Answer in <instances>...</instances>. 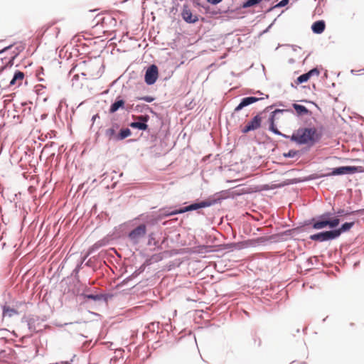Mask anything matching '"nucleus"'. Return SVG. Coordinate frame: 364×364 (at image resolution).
Masks as SVG:
<instances>
[{"label": "nucleus", "mask_w": 364, "mask_h": 364, "mask_svg": "<svg viewBox=\"0 0 364 364\" xmlns=\"http://www.w3.org/2000/svg\"><path fill=\"white\" fill-rule=\"evenodd\" d=\"M157 213L159 215V218H161V220L172 215L182 214L181 207H178L176 205L163 207L157 211Z\"/></svg>", "instance_id": "dca6fc26"}, {"label": "nucleus", "mask_w": 364, "mask_h": 364, "mask_svg": "<svg viewBox=\"0 0 364 364\" xmlns=\"http://www.w3.org/2000/svg\"><path fill=\"white\" fill-rule=\"evenodd\" d=\"M124 225V224H121L118 226L114 227L113 230L110 232L116 240H119V238L124 236V231L122 229Z\"/></svg>", "instance_id": "473e14b6"}, {"label": "nucleus", "mask_w": 364, "mask_h": 364, "mask_svg": "<svg viewBox=\"0 0 364 364\" xmlns=\"http://www.w3.org/2000/svg\"><path fill=\"white\" fill-rule=\"evenodd\" d=\"M300 183H301V177L300 178H294L287 179L282 183L274 185V188H282L285 186L298 184Z\"/></svg>", "instance_id": "2f4dec72"}, {"label": "nucleus", "mask_w": 364, "mask_h": 364, "mask_svg": "<svg viewBox=\"0 0 364 364\" xmlns=\"http://www.w3.org/2000/svg\"><path fill=\"white\" fill-rule=\"evenodd\" d=\"M236 196H240V193L231 190H224L210 196L205 200L196 199L191 202L188 205L181 207V213L196 210L200 214V212L199 210L220 203L225 199L230 198H235Z\"/></svg>", "instance_id": "f03ea898"}, {"label": "nucleus", "mask_w": 364, "mask_h": 364, "mask_svg": "<svg viewBox=\"0 0 364 364\" xmlns=\"http://www.w3.org/2000/svg\"><path fill=\"white\" fill-rule=\"evenodd\" d=\"M95 257V256L90 257L87 261H86L85 265L88 267H94L93 258Z\"/></svg>", "instance_id": "5fc2aeb1"}, {"label": "nucleus", "mask_w": 364, "mask_h": 364, "mask_svg": "<svg viewBox=\"0 0 364 364\" xmlns=\"http://www.w3.org/2000/svg\"><path fill=\"white\" fill-rule=\"evenodd\" d=\"M336 215H338V217L342 216H348V215H362L364 214V209H358L356 210H348L345 209H338L335 213Z\"/></svg>", "instance_id": "a878e982"}, {"label": "nucleus", "mask_w": 364, "mask_h": 364, "mask_svg": "<svg viewBox=\"0 0 364 364\" xmlns=\"http://www.w3.org/2000/svg\"><path fill=\"white\" fill-rule=\"evenodd\" d=\"M149 109V105L146 104H138L134 107V111L136 112H146Z\"/></svg>", "instance_id": "ea45409f"}, {"label": "nucleus", "mask_w": 364, "mask_h": 364, "mask_svg": "<svg viewBox=\"0 0 364 364\" xmlns=\"http://www.w3.org/2000/svg\"><path fill=\"white\" fill-rule=\"evenodd\" d=\"M23 77H24L23 73L18 70H16L14 72V75L9 82V84L8 85H4V81H1L0 82V87H3L2 89H6V87H11V86L16 85V83L18 80H22L23 79Z\"/></svg>", "instance_id": "4be33fe9"}, {"label": "nucleus", "mask_w": 364, "mask_h": 364, "mask_svg": "<svg viewBox=\"0 0 364 364\" xmlns=\"http://www.w3.org/2000/svg\"><path fill=\"white\" fill-rule=\"evenodd\" d=\"M181 17L183 20L189 24H193L198 21L199 18L197 15H193L192 11L188 7L187 4H184L183 5V9L181 11Z\"/></svg>", "instance_id": "a211bd4d"}, {"label": "nucleus", "mask_w": 364, "mask_h": 364, "mask_svg": "<svg viewBox=\"0 0 364 364\" xmlns=\"http://www.w3.org/2000/svg\"><path fill=\"white\" fill-rule=\"evenodd\" d=\"M100 116L98 114H95L92 117V121L94 122L97 119H99Z\"/></svg>", "instance_id": "338daca9"}, {"label": "nucleus", "mask_w": 364, "mask_h": 364, "mask_svg": "<svg viewBox=\"0 0 364 364\" xmlns=\"http://www.w3.org/2000/svg\"><path fill=\"white\" fill-rule=\"evenodd\" d=\"M309 80L307 74L305 73L301 75H299L294 81L296 85H301L302 83L306 82Z\"/></svg>", "instance_id": "58836bf2"}, {"label": "nucleus", "mask_w": 364, "mask_h": 364, "mask_svg": "<svg viewBox=\"0 0 364 364\" xmlns=\"http://www.w3.org/2000/svg\"><path fill=\"white\" fill-rule=\"evenodd\" d=\"M107 13H108V11H104L101 14H98L95 16V19H97L96 25L101 24L102 26H103V27L105 26H116V24H117V19L114 17L111 16L100 17L101 15L105 14H107Z\"/></svg>", "instance_id": "aec40b11"}, {"label": "nucleus", "mask_w": 364, "mask_h": 364, "mask_svg": "<svg viewBox=\"0 0 364 364\" xmlns=\"http://www.w3.org/2000/svg\"><path fill=\"white\" fill-rule=\"evenodd\" d=\"M149 119L150 117L147 114H141L137 117L136 121L130 122L129 125L132 129L145 132L149 130L148 122Z\"/></svg>", "instance_id": "ddd939ff"}, {"label": "nucleus", "mask_w": 364, "mask_h": 364, "mask_svg": "<svg viewBox=\"0 0 364 364\" xmlns=\"http://www.w3.org/2000/svg\"><path fill=\"white\" fill-rule=\"evenodd\" d=\"M149 264L147 263V261H146L145 262H144L138 269H136L132 274V277H134V278H136L140 274L143 273L146 269V267Z\"/></svg>", "instance_id": "4c0bfd02"}, {"label": "nucleus", "mask_w": 364, "mask_h": 364, "mask_svg": "<svg viewBox=\"0 0 364 364\" xmlns=\"http://www.w3.org/2000/svg\"><path fill=\"white\" fill-rule=\"evenodd\" d=\"M323 133L315 127H302L294 130L289 136V140L298 146H305L299 150H296V159L304 154L309 151L316 144L322 139Z\"/></svg>", "instance_id": "f257e3e1"}, {"label": "nucleus", "mask_w": 364, "mask_h": 364, "mask_svg": "<svg viewBox=\"0 0 364 364\" xmlns=\"http://www.w3.org/2000/svg\"><path fill=\"white\" fill-rule=\"evenodd\" d=\"M105 238L107 240L109 245L114 244V242L117 240L111 232H109L106 236H105Z\"/></svg>", "instance_id": "09e8293b"}, {"label": "nucleus", "mask_w": 364, "mask_h": 364, "mask_svg": "<svg viewBox=\"0 0 364 364\" xmlns=\"http://www.w3.org/2000/svg\"><path fill=\"white\" fill-rule=\"evenodd\" d=\"M132 132L128 127L120 128V124L113 117L111 119V126L105 132V136L109 141L118 142L132 135Z\"/></svg>", "instance_id": "20e7f679"}, {"label": "nucleus", "mask_w": 364, "mask_h": 364, "mask_svg": "<svg viewBox=\"0 0 364 364\" xmlns=\"http://www.w3.org/2000/svg\"><path fill=\"white\" fill-rule=\"evenodd\" d=\"M334 214H336V213L328 211V228H329V230L337 229L339 227L338 225L341 223V219H340L341 217H338V215L333 216Z\"/></svg>", "instance_id": "b1692460"}, {"label": "nucleus", "mask_w": 364, "mask_h": 364, "mask_svg": "<svg viewBox=\"0 0 364 364\" xmlns=\"http://www.w3.org/2000/svg\"><path fill=\"white\" fill-rule=\"evenodd\" d=\"M44 74V69L43 67H39L37 70V72H36V76L37 77H40V75H43Z\"/></svg>", "instance_id": "680f3d73"}, {"label": "nucleus", "mask_w": 364, "mask_h": 364, "mask_svg": "<svg viewBox=\"0 0 364 364\" xmlns=\"http://www.w3.org/2000/svg\"><path fill=\"white\" fill-rule=\"evenodd\" d=\"M195 7H203V5L198 0H191Z\"/></svg>", "instance_id": "13d9d810"}, {"label": "nucleus", "mask_w": 364, "mask_h": 364, "mask_svg": "<svg viewBox=\"0 0 364 364\" xmlns=\"http://www.w3.org/2000/svg\"><path fill=\"white\" fill-rule=\"evenodd\" d=\"M19 53L18 47L15 48L10 56H5L4 58H1V65L0 66V73H1L5 69L9 68H11L14 63V60L18 56Z\"/></svg>", "instance_id": "f3484780"}, {"label": "nucleus", "mask_w": 364, "mask_h": 364, "mask_svg": "<svg viewBox=\"0 0 364 364\" xmlns=\"http://www.w3.org/2000/svg\"><path fill=\"white\" fill-rule=\"evenodd\" d=\"M82 269L80 264H77L75 269L72 271L70 276L73 277L77 282L80 281L79 272Z\"/></svg>", "instance_id": "a19ab883"}, {"label": "nucleus", "mask_w": 364, "mask_h": 364, "mask_svg": "<svg viewBox=\"0 0 364 364\" xmlns=\"http://www.w3.org/2000/svg\"><path fill=\"white\" fill-rule=\"evenodd\" d=\"M282 156L286 159H292L295 157L296 158L297 152L295 149H290L288 152L283 153Z\"/></svg>", "instance_id": "79ce46f5"}, {"label": "nucleus", "mask_w": 364, "mask_h": 364, "mask_svg": "<svg viewBox=\"0 0 364 364\" xmlns=\"http://www.w3.org/2000/svg\"><path fill=\"white\" fill-rule=\"evenodd\" d=\"M55 24V22H52L48 25H45L43 26L41 28V31H39V35L41 34V36H43L48 31V29L53 26V25Z\"/></svg>", "instance_id": "a18cd8bd"}, {"label": "nucleus", "mask_w": 364, "mask_h": 364, "mask_svg": "<svg viewBox=\"0 0 364 364\" xmlns=\"http://www.w3.org/2000/svg\"><path fill=\"white\" fill-rule=\"evenodd\" d=\"M275 105H276V106L283 107H285L287 106L286 102H282V101H278V102H275Z\"/></svg>", "instance_id": "e2e57ef3"}, {"label": "nucleus", "mask_w": 364, "mask_h": 364, "mask_svg": "<svg viewBox=\"0 0 364 364\" xmlns=\"http://www.w3.org/2000/svg\"><path fill=\"white\" fill-rule=\"evenodd\" d=\"M294 237V234L292 232V229H289L276 234H273L270 235L269 237H258L257 242L259 243H264L268 240H274L277 242L281 241H287L289 239H291Z\"/></svg>", "instance_id": "9b49d317"}, {"label": "nucleus", "mask_w": 364, "mask_h": 364, "mask_svg": "<svg viewBox=\"0 0 364 364\" xmlns=\"http://www.w3.org/2000/svg\"><path fill=\"white\" fill-rule=\"evenodd\" d=\"M245 247L243 242H229L221 245L223 250L233 251L234 250H242Z\"/></svg>", "instance_id": "bb28decb"}, {"label": "nucleus", "mask_w": 364, "mask_h": 364, "mask_svg": "<svg viewBox=\"0 0 364 364\" xmlns=\"http://www.w3.org/2000/svg\"><path fill=\"white\" fill-rule=\"evenodd\" d=\"M354 225V221L344 222L336 230H325L316 232L311 235L309 239L317 242L335 240L339 238L343 233L350 231Z\"/></svg>", "instance_id": "7ed1b4c3"}, {"label": "nucleus", "mask_w": 364, "mask_h": 364, "mask_svg": "<svg viewBox=\"0 0 364 364\" xmlns=\"http://www.w3.org/2000/svg\"><path fill=\"white\" fill-rule=\"evenodd\" d=\"M289 0H281L279 2H277L276 4L269 7L267 9V11H265V13H269V12L272 11L274 9H277V8L284 7L289 4Z\"/></svg>", "instance_id": "c9c22d12"}, {"label": "nucleus", "mask_w": 364, "mask_h": 364, "mask_svg": "<svg viewBox=\"0 0 364 364\" xmlns=\"http://www.w3.org/2000/svg\"><path fill=\"white\" fill-rule=\"evenodd\" d=\"M114 296L112 294L110 293H97V290L94 292L90 293L89 294H82L81 295V304H85L88 302V301L91 300L93 301H103L107 303L109 299H112Z\"/></svg>", "instance_id": "1a4fd4ad"}, {"label": "nucleus", "mask_w": 364, "mask_h": 364, "mask_svg": "<svg viewBox=\"0 0 364 364\" xmlns=\"http://www.w3.org/2000/svg\"><path fill=\"white\" fill-rule=\"evenodd\" d=\"M309 77V79L314 76V75H319L320 70L318 68V67H314L312 69L309 70L308 72L306 73Z\"/></svg>", "instance_id": "c03bdc74"}, {"label": "nucleus", "mask_w": 364, "mask_h": 364, "mask_svg": "<svg viewBox=\"0 0 364 364\" xmlns=\"http://www.w3.org/2000/svg\"><path fill=\"white\" fill-rule=\"evenodd\" d=\"M274 188H275L274 185L272 187H270L269 185H268V184H263V185H261L260 186H258L257 188V191H269V190L274 189Z\"/></svg>", "instance_id": "de8ad7c7"}, {"label": "nucleus", "mask_w": 364, "mask_h": 364, "mask_svg": "<svg viewBox=\"0 0 364 364\" xmlns=\"http://www.w3.org/2000/svg\"><path fill=\"white\" fill-rule=\"evenodd\" d=\"M14 95V93H12L11 95H6L3 97L5 98L4 100V105H8L13 100V96Z\"/></svg>", "instance_id": "8fccbe9b"}, {"label": "nucleus", "mask_w": 364, "mask_h": 364, "mask_svg": "<svg viewBox=\"0 0 364 364\" xmlns=\"http://www.w3.org/2000/svg\"><path fill=\"white\" fill-rule=\"evenodd\" d=\"M308 223L306 225H309L311 228L313 230H323L328 228V211L324 212L323 213L314 216L309 219H307Z\"/></svg>", "instance_id": "6e6552de"}, {"label": "nucleus", "mask_w": 364, "mask_h": 364, "mask_svg": "<svg viewBox=\"0 0 364 364\" xmlns=\"http://www.w3.org/2000/svg\"><path fill=\"white\" fill-rule=\"evenodd\" d=\"M308 223L307 220H305L302 222L299 223L298 226L296 228H291L294 235H298L301 232H302L304 230V228H306V231H308L309 230V225H306L305 223Z\"/></svg>", "instance_id": "c85d7f7f"}, {"label": "nucleus", "mask_w": 364, "mask_h": 364, "mask_svg": "<svg viewBox=\"0 0 364 364\" xmlns=\"http://www.w3.org/2000/svg\"><path fill=\"white\" fill-rule=\"evenodd\" d=\"M275 21H276V18L264 30H263L262 31L260 32L259 36H262V35L269 32V29L272 28V26L274 23Z\"/></svg>", "instance_id": "6e6d98bb"}, {"label": "nucleus", "mask_w": 364, "mask_h": 364, "mask_svg": "<svg viewBox=\"0 0 364 364\" xmlns=\"http://www.w3.org/2000/svg\"><path fill=\"white\" fill-rule=\"evenodd\" d=\"M213 246L211 245H200L196 247V250L195 252L198 254L215 252L216 250H213Z\"/></svg>", "instance_id": "c756f323"}, {"label": "nucleus", "mask_w": 364, "mask_h": 364, "mask_svg": "<svg viewBox=\"0 0 364 364\" xmlns=\"http://www.w3.org/2000/svg\"><path fill=\"white\" fill-rule=\"evenodd\" d=\"M127 96L125 95H119L116 97L114 102H112L109 108V114H114L119 109H123L125 108V102Z\"/></svg>", "instance_id": "2eb2a0df"}, {"label": "nucleus", "mask_w": 364, "mask_h": 364, "mask_svg": "<svg viewBox=\"0 0 364 364\" xmlns=\"http://www.w3.org/2000/svg\"><path fill=\"white\" fill-rule=\"evenodd\" d=\"M136 220H142L141 224H146V228H147L148 226H153L156 225L159 222H160L161 220L159 218V215L156 213H153L151 215H140L137 218L134 219Z\"/></svg>", "instance_id": "6ab92c4d"}, {"label": "nucleus", "mask_w": 364, "mask_h": 364, "mask_svg": "<svg viewBox=\"0 0 364 364\" xmlns=\"http://www.w3.org/2000/svg\"><path fill=\"white\" fill-rule=\"evenodd\" d=\"M148 241L146 245L148 246H154L155 248L160 250L161 249V245L159 241L156 239V233L154 231L147 233Z\"/></svg>", "instance_id": "393cba45"}, {"label": "nucleus", "mask_w": 364, "mask_h": 364, "mask_svg": "<svg viewBox=\"0 0 364 364\" xmlns=\"http://www.w3.org/2000/svg\"><path fill=\"white\" fill-rule=\"evenodd\" d=\"M292 110L294 111L293 114H295L296 117H301L303 116H311L312 112L309 110L304 105L297 104V103H293L291 105Z\"/></svg>", "instance_id": "412c9836"}, {"label": "nucleus", "mask_w": 364, "mask_h": 364, "mask_svg": "<svg viewBox=\"0 0 364 364\" xmlns=\"http://www.w3.org/2000/svg\"><path fill=\"white\" fill-rule=\"evenodd\" d=\"M98 249H100V247H98L97 243L95 242L94 245H92V246H90L88 248L87 252H88V255H91V254L94 253Z\"/></svg>", "instance_id": "3c124183"}, {"label": "nucleus", "mask_w": 364, "mask_h": 364, "mask_svg": "<svg viewBox=\"0 0 364 364\" xmlns=\"http://www.w3.org/2000/svg\"><path fill=\"white\" fill-rule=\"evenodd\" d=\"M134 100H142L146 102H152L155 100V97L151 95H146L142 97H135Z\"/></svg>", "instance_id": "37998d69"}, {"label": "nucleus", "mask_w": 364, "mask_h": 364, "mask_svg": "<svg viewBox=\"0 0 364 364\" xmlns=\"http://www.w3.org/2000/svg\"><path fill=\"white\" fill-rule=\"evenodd\" d=\"M331 170V172L326 173V177L364 173V167L360 166H341L332 168Z\"/></svg>", "instance_id": "0eeeda50"}, {"label": "nucleus", "mask_w": 364, "mask_h": 364, "mask_svg": "<svg viewBox=\"0 0 364 364\" xmlns=\"http://www.w3.org/2000/svg\"><path fill=\"white\" fill-rule=\"evenodd\" d=\"M146 112H149L151 113L153 115L159 118V114L156 112L151 107L149 106V109L146 110Z\"/></svg>", "instance_id": "052dcab7"}, {"label": "nucleus", "mask_w": 364, "mask_h": 364, "mask_svg": "<svg viewBox=\"0 0 364 364\" xmlns=\"http://www.w3.org/2000/svg\"><path fill=\"white\" fill-rule=\"evenodd\" d=\"M264 111L259 112L255 115L241 129V132L244 134L250 132L255 131L261 128L262 124V114Z\"/></svg>", "instance_id": "9d476101"}, {"label": "nucleus", "mask_w": 364, "mask_h": 364, "mask_svg": "<svg viewBox=\"0 0 364 364\" xmlns=\"http://www.w3.org/2000/svg\"><path fill=\"white\" fill-rule=\"evenodd\" d=\"M294 113V111L291 108H287V109H279L276 108L273 111H272L269 115L267 122L269 124V128L268 130L273 134L280 136L284 139H289L290 135H287L286 134L282 133L280 132L277 126L276 121L278 119V118H276V114H284V113Z\"/></svg>", "instance_id": "39448f33"}, {"label": "nucleus", "mask_w": 364, "mask_h": 364, "mask_svg": "<svg viewBox=\"0 0 364 364\" xmlns=\"http://www.w3.org/2000/svg\"><path fill=\"white\" fill-rule=\"evenodd\" d=\"M276 107V105L275 103H274L273 105H269V106H267L263 111H264V113H265L266 112H269L270 109H272L273 107Z\"/></svg>", "instance_id": "0e129e2a"}, {"label": "nucleus", "mask_w": 364, "mask_h": 364, "mask_svg": "<svg viewBox=\"0 0 364 364\" xmlns=\"http://www.w3.org/2000/svg\"><path fill=\"white\" fill-rule=\"evenodd\" d=\"M134 277L132 274L124 279L120 283L117 284V287H123L127 285L131 280L134 279Z\"/></svg>", "instance_id": "49530a36"}, {"label": "nucleus", "mask_w": 364, "mask_h": 364, "mask_svg": "<svg viewBox=\"0 0 364 364\" xmlns=\"http://www.w3.org/2000/svg\"><path fill=\"white\" fill-rule=\"evenodd\" d=\"M124 110H125L128 113L132 112V111H134V104H129V103L125 102V108H124Z\"/></svg>", "instance_id": "864d4df0"}, {"label": "nucleus", "mask_w": 364, "mask_h": 364, "mask_svg": "<svg viewBox=\"0 0 364 364\" xmlns=\"http://www.w3.org/2000/svg\"><path fill=\"white\" fill-rule=\"evenodd\" d=\"M2 309H3V316H8L9 317H11L14 314H18V311L16 309L11 308L7 305L3 306Z\"/></svg>", "instance_id": "f704fd0d"}, {"label": "nucleus", "mask_w": 364, "mask_h": 364, "mask_svg": "<svg viewBox=\"0 0 364 364\" xmlns=\"http://www.w3.org/2000/svg\"><path fill=\"white\" fill-rule=\"evenodd\" d=\"M144 82L147 85H153L157 81L159 73L156 64H151L144 68Z\"/></svg>", "instance_id": "f8f14e48"}, {"label": "nucleus", "mask_w": 364, "mask_h": 364, "mask_svg": "<svg viewBox=\"0 0 364 364\" xmlns=\"http://www.w3.org/2000/svg\"><path fill=\"white\" fill-rule=\"evenodd\" d=\"M147 232L146 224L140 223L127 233V240L132 245L136 246L146 237Z\"/></svg>", "instance_id": "423d86ee"}, {"label": "nucleus", "mask_w": 364, "mask_h": 364, "mask_svg": "<svg viewBox=\"0 0 364 364\" xmlns=\"http://www.w3.org/2000/svg\"><path fill=\"white\" fill-rule=\"evenodd\" d=\"M95 290H97L96 287L92 288L90 287L85 285L82 288H78L76 290V296L79 299V300L81 301V295L82 294H89L90 293L94 292Z\"/></svg>", "instance_id": "cd10ccee"}, {"label": "nucleus", "mask_w": 364, "mask_h": 364, "mask_svg": "<svg viewBox=\"0 0 364 364\" xmlns=\"http://www.w3.org/2000/svg\"><path fill=\"white\" fill-rule=\"evenodd\" d=\"M262 0H245L242 3V8H249L258 5Z\"/></svg>", "instance_id": "e433bc0d"}, {"label": "nucleus", "mask_w": 364, "mask_h": 364, "mask_svg": "<svg viewBox=\"0 0 364 364\" xmlns=\"http://www.w3.org/2000/svg\"><path fill=\"white\" fill-rule=\"evenodd\" d=\"M311 28L314 34H321L326 29V22L324 20H317L312 23Z\"/></svg>", "instance_id": "5701e85b"}, {"label": "nucleus", "mask_w": 364, "mask_h": 364, "mask_svg": "<svg viewBox=\"0 0 364 364\" xmlns=\"http://www.w3.org/2000/svg\"><path fill=\"white\" fill-rule=\"evenodd\" d=\"M326 173H321V174L312 173L307 176L301 177V182L304 183V182H307V181H313V180H316V179H318V178H325V177H326Z\"/></svg>", "instance_id": "7c9ffc66"}, {"label": "nucleus", "mask_w": 364, "mask_h": 364, "mask_svg": "<svg viewBox=\"0 0 364 364\" xmlns=\"http://www.w3.org/2000/svg\"><path fill=\"white\" fill-rule=\"evenodd\" d=\"M208 3L210 4L211 5H217L222 2L223 0H206Z\"/></svg>", "instance_id": "bf43d9fd"}, {"label": "nucleus", "mask_w": 364, "mask_h": 364, "mask_svg": "<svg viewBox=\"0 0 364 364\" xmlns=\"http://www.w3.org/2000/svg\"><path fill=\"white\" fill-rule=\"evenodd\" d=\"M38 316H31L26 319L28 328L31 332L36 331V322L38 321Z\"/></svg>", "instance_id": "72a5a7b5"}, {"label": "nucleus", "mask_w": 364, "mask_h": 364, "mask_svg": "<svg viewBox=\"0 0 364 364\" xmlns=\"http://www.w3.org/2000/svg\"><path fill=\"white\" fill-rule=\"evenodd\" d=\"M265 98L266 99L269 98V95H266ZM264 99V97H255V96L245 97L241 99L240 103L235 107L234 113L239 112L243 108H245L252 104H254L255 102L261 101Z\"/></svg>", "instance_id": "4468645a"}, {"label": "nucleus", "mask_w": 364, "mask_h": 364, "mask_svg": "<svg viewBox=\"0 0 364 364\" xmlns=\"http://www.w3.org/2000/svg\"><path fill=\"white\" fill-rule=\"evenodd\" d=\"M54 29L55 30V32H56L55 38H57V37H58V34L60 33V28H58V27H55Z\"/></svg>", "instance_id": "774afa93"}, {"label": "nucleus", "mask_w": 364, "mask_h": 364, "mask_svg": "<svg viewBox=\"0 0 364 364\" xmlns=\"http://www.w3.org/2000/svg\"><path fill=\"white\" fill-rule=\"evenodd\" d=\"M90 255H88V252H87L84 256L81 257L80 259H82V262H85V260L87 259V258L90 256Z\"/></svg>", "instance_id": "69168bd1"}, {"label": "nucleus", "mask_w": 364, "mask_h": 364, "mask_svg": "<svg viewBox=\"0 0 364 364\" xmlns=\"http://www.w3.org/2000/svg\"><path fill=\"white\" fill-rule=\"evenodd\" d=\"M96 242L97 243L98 247H100V248L107 246V245H109L107 240L105 238V237L103 238H102L101 240L97 241Z\"/></svg>", "instance_id": "603ef678"}, {"label": "nucleus", "mask_w": 364, "mask_h": 364, "mask_svg": "<svg viewBox=\"0 0 364 364\" xmlns=\"http://www.w3.org/2000/svg\"><path fill=\"white\" fill-rule=\"evenodd\" d=\"M14 47V45L13 44H11L8 46H6L4 47V48H2L1 50H0V55L6 52V51H9V50H11L12 48Z\"/></svg>", "instance_id": "4d7b16f0"}]
</instances>
